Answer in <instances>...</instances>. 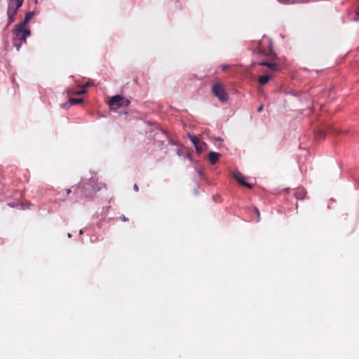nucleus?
<instances>
[{"label":"nucleus","instance_id":"9b49d317","mask_svg":"<svg viewBox=\"0 0 359 359\" xmlns=\"http://www.w3.org/2000/svg\"><path fill=\"white\" fill-rule=\"evenodd\" d=\"M195 148L198 152H202L208 149V144L204 142L200 141Z\"/></svg>","mask_w":359,"mask_h":359},{"label":"nucleus","instance_id":"a211bd4d","mask_svg":"<svg viewBox=\"0 0 359 359\" xmlns=\"http://www.w3.org/2000/svg\"><path fill=\"white\" fill-rule=\"evenodd\" d=\"M279 1H282L285 4H293L294 3L293 0H279Z\"/></svg>","mask_w":359,"mask_h":359},{"label":"nucleus","instance_id":"20e7f679","mask_svg":"<svg viewBox=\"0 0 359 359\" xmlns=\"http://www.w3.org/2000/svg\"><path fill=\"white\" fill-rule=\"evenodd\" d=\"M130 102L121 95H116L110 98L109 105L111 109H118L121 107H128Z\"/></svg>","mask_w":359,"mask_h":359},{"label":"nucleus","instance_id":"0eeeda50","mask_svg":"<svg viewBox=\"0 0 359 359\" xmlns=\"http://www.w3.org/2000/svg\"><path fill=\"white\" fill-rule=\"evenodd\" d=\"M260 66L267 67L271 72H278L280 69V65L276 62H261L259 63Z\"/></svg>","mask_w":359,"mask_h":359},{"label":"nucleus","instance_id":"412c9836","mask_svg":"<svg viewBox=\"0 0 359 359\" xmlns=\"http://www.w3.org/2000/svg\"><path fill=\"white\" fill-rule=\"evenodd\" d=\"M121 219L122 221H123V222H126V221H128V218H126L124 215H122V216L121 217Z\"/></svg>","mask_w":359,"mask_h":359},{"label":"nucleus","instance_id":"9d476101","mask_svg":"<svg viewBox=\"0 0 359 359\" xmlns=\"http://www.w3.org/2000/svg\"><path fill=\"white\" fill-rule=\"evenodd\" d=\"M220 154L215 152V151H210L208 154V159L211 164L214 165L217 163V161L219 160L220 157Z\"/></svg>","mask_w":359,"mask_h":359},{"label":"nucleus","instance_id":"7ed1b4c3","mask_svg":"<svg viewBox=\"0 0 359 359\" xmlns=\"http://www.w3.org/2000/svg\"><path fill=\"white\" fill-rule=\"evenodd\" d=\"M24 0H8L7 16V26H10L15 20L18 9L22 6Z\"/></svg>","mask_w":359,"mask_h":359},{"label":"nucleus","instance_id":"1a4fd4ad","mask_svg":"<svg viewBox=\"0 0 359 359\" xmlns=\"http://www.w3.org/2000/svg\"><path fill=\"white\" fill-rule=\"evenodd\" d=\"M35 13L34 12H28L26 15H25V17L23 20V21H22L21 22H20L18 25H21L22 27H27L28 23L29 22V21L31 20V19L34 16Z\"/></svg>","mask_w":359,"mask_h":359},{"label":"nucleus","instance_id":"f3484780","mask_svg":"<svg viewBox=\"0 0 359 359\" xmlns=\"http://www.w3.org/2000/svg\"><path fill=\"white\" fill-rule=\"evenodd\" d=\"M254 211H255V214H256V215H257V218L259 219V217H260V212H259V210L257 208H254Z\"/></svg>","mask_w":359,"mask_h":359},{"label":"nucleus","instance_id":"dca6fc26","mask_svg":"<svg viewBox=\"0 0 359 359\" xmlns=\"http://www.w3.org/2000/svg\"><path fill=\"white\" fill-rule=\"evenodd\" d=\"M353 20L355 22L359 21V12L358 11H355V15L353 18Z\"/></svg>","mask_w":359,"mask_h":359},{"label":"nucleus","instance_id":"6ab92c4d","mask_svg":"<svg viewBox=\"0 0 359 359\" xmlns=\"http://www.w3.org/2000/svg\"><path fill=\"white\" fill-rule=\"evenodd\" d=\"M93 85L92 83L88 81L86 82L84 85H83V88L86 89V87H89V86H91Z\"/></svg>","mask_w":359,"mask_h":359},{"label":"nucleus","instance_id":"39448f33","mask_svg":"<svg viewBox=\"0 0 359 359\" xmlns=\"http://www.w3.org/2000/svg\"><path fill=\"white\" fill-rule=\"evenodd\" d=\"M212 93L221 102H224L229 99V95L222 83H215L212 86Z\"/></svg>","mask_w":359,"mask_h":359},{"label":"nucleus","instance_id":"4be33fe9","mask_svg":"<svg viewBox=\"0 0 359 359\" xmlns=\"http://www.w3.org/2000/svg\"><path fill=\"white\" fill-rule=\"evenodd\" d=\"M72 192V189H68L66 190V194H67V196H69V195L71 194Z\"/></svg>","mask_w":359,"mask_h":359},{"label":"nucleus","instance_id":"2eb2a0df","mask_svg":"<svg viewBox=\"0 0 359 359\" xmlns=\"http://www.w3.org/2000/svg\"><path fill=\"white\" fill-rule=\"evenodd\" d=\"M86 92H87V90L84 88H83L81 90L76 92L75 94L80 95H83V94L86 93Z\"/></svg>","mask_w":359,"mask_h":359},{"label":"nucleus","instance_id":"6e6552de","mask_svg":"<svg viewBox=\"0 0 359 359\" xmlns=\"http://www.w3.org/2000/svg\"><path fill=\"white\" fill-rule=\"evenodd\" d=\"M272 77L271 72H266L265 74L259 76L258 78L259 83L262 86L266 84Z\"/></svg>","mask_w":359,"mask_h":359},{"label":"nucleus","instance_id":"4468645a","mask_svg":"<svg viewBox=\"0 0 359 359\" xmlns=\"http://www.w3.org/2000/svg\"><path fill=\"white\" fill-rule=\"evenodd\" d=\"M304 196V191H300L299 192L296 193V196L297 198H303Z\"/></svg>","mask_w":359,"mask_h":359},{"label":"nucleus","instance_id":"ddd939ff","mask_svg":"<svg viewBox=\"0 0 359 359\" xmlns=\"http://www.w3.org/2000/svg\"><path fill=\"white\" fill-rule=\"evenodd\" d=\"M69 102L70 104H80L83 102V99L81 98H70L69 100Z\"/></svg>","mask_w":359,"mask_h":359},{"label":"nucleus","instance_id":"f257e3e1","mask_svg":"<svg viewBox=\"0 0 359 359\" xmlns=\"http://www.w3.org/2000/svg\"><path fill=\"white\" fill-rule=\"evenodd\" d=\"M72 188L77 196L91 198L95 193L106 189V184L99 182L97 178L92 177L86 181L82 182L80 186L73 187Z\"/></svg>","mask_w":359,"mask_h":359},{"label":"nucleus","instance_id":"f8f14e48","mask_svg":"<svg viewBox=\"0 0 359 359\" xmlns=\"http://www.w3.org/2000/svg\"><path fill=\"white\" fill-rule=\"evenodd\" d=\"M188 137L191 140L192 144L194 145V147H196L198 144V142L201 141L198 139V137L194 135L189 134Z\"/></svg>","mask_w":359,"mask_h":359},{"label":"nucleus","instance_id":"393cba45","mask_svg":"<svg viewBox=\"0 0 359 359\" xmlns=\"http://www.w3.org/2000/svg\"><path fill=\"white\" fill-rule=\"evenodd\" d=\"M67 105H68V103H65V104H63V107H67Z\"/></svg>","mask_w":359,"mask_h":359},{"label":"nucleus","instance_id":"f03ea898","mask_svg":"<svg viewBox=\"0 0 359 359\" xmlns=\"http://www.w3.org/2000/svg\"><path fill=\"white\" fill-rule=\"evenodd\" d=\"M31 35V30L28 27L16 25L13 31V43L16 50H20L23 43Z\"/></svg>","mask_w":359,"mask_h":359},{"label":"nucleus","instance_id":"aec40b11","mask_svg":"<svg viewBox=\"0 0 359 359\" xmlns=\"http://www.w3.org/2000/svg\"><path fill=\"white\" fill-rule=\"evenodd\" d=\"M221 67H222V70H226V69L229 67V66H228V65H225V64H224V65H222L221 66Z\"/></svg>","mask_w":359,"mask_h":359},{"label":"nucleus","instance_id":"b1692460","mask_svg":"<svg viewBox=\"0 0 359 359\" xmlns=\"http://www.w3.org/2000/svg\"><path fill=\"white\" fill-rule=\"evenodd\" d=\"M134 189H135L136 191H137L139 190L138 187H137V184H135V185H134Z\"/></svg>","mask_w":359,"mask_h":359},{"label":"nucleus","instance_id":"a878e982","mask_svg":"<svg viewBox=\"0 0 359 359\" xmlns=\"http://www.w3.org/2000/svg\"><path fill=\"white\" fill-rule=\"evenodd\" d=\"M356 11H358L359 12V5H358V7L357 8Z\"/></svg>","mask_w":359,"mask_h":359},{"label":"nucleus","instance_id":"5701e85b","mask_svg":"<svg viewBox=\"0 0 359 359\" xmlns=\"http://www.w3.org/2000/svg\"><path fill=\"white\" fill-rule=\"evenodd\" d=\"M263 110V105H260L258 109H257V111L258 112H261Z\"/></svg>","mask_w":359,"mask_h":359},{"label":"nucleus","instance_id":"423d86ee","mask_svg":"<svg viewBox=\"0 0 359 359\" xmlns=\"http://www.w3.org/2000/svg\"><path fill=\"white\" fill-rule=\"evenodd\" d=\"M233 177L241 185L245 186L249 189L252 188V185L247 182H245V179L243 178V175L241 172H236L232 173Z\"/></svg>","mask_w":359,"mask_h":359}]
</instances>
